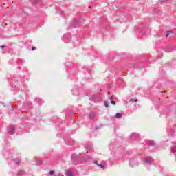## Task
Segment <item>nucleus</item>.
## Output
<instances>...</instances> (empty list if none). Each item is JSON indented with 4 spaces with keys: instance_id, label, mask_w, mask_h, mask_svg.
Listing matches in <instances>:
<instances>
[{
    "instance_id": "obj_15",
    "label": "nucleus",
    "mask_w": 176,
    "mask_h": 176,
    "mask_svg": "<svg viewBox=\"0 0 176 176\" xmlns=\"http://www.w3.org/2000/svg\"><path fill=\"white\" fill-rule=\"evenodd\" d=\"M175 36V33L173 32L171 30H168L166 33V38H168V36Z\"/></svg>"
},
{
    "instance_id": "obj_10",
    "label": "nucleus",
    "mask_w": 176,
    "mask_h": 176,
    "mask_svg": "<svg viewBox=\"0 0 176 176\" xmlns=\"http://www.w3.org/2000/svg\"><path fill=\"white\" fill-rule=\"evenodd\" d=\"M94 163L98 167V168H100V170H105L107 168V166H105V164H98V161H94Z\"/></svg>"
},
{
    "instance_id": "obj_18",
    "label": "nucleus",
    "mask_w": 176,
    "mask_h": 176,
    "mask_svg": "<svg viewBox=\"0 0 176 176\" xmlns=\"http://www.w3.org/2000/svg\"><path fill=\"white\" fill-rule=\"evenodd\" d=\"M146 144L147 145H149L150 146H155V145L156 144L155 143V142L153 141V140H147V141L146 142Z\"/></svg>"
},
{
    "instance_id": "obj_20",
    "label": "nucleus",
    "mask_w": 176,
    "mask_h": 176,
    "mask_svg": "<svg viewBox=\"0 0 176 176\" xmlns=\"http://www.w3.org/2000/svg\"><path fill=\"white\" fill-rule=\"evenodd\" d=\"M66 176H74V172L72 170H67Z\"/></svg>"
},
{
    "instance_id": "obj_27",
    "label": "nucleus",
    "mask_w": 176,
    "mask_h": 176,
    "mask_svg": "<svg viewBox=\"0 0 176 176\" xmlns=\"http://www.w3.org/2000/svg\"><path fill=\"white\" fill-rule=\"evenodd\" d=\"M170 151L173 153H175L176 152V146H172Z\"/></svg>"
},
{
    "instance_id": "obj_33",
    "label": "nucleus",
    "mask_w": 176,
    "mask_h": 176,
    "mask_svg": "<svg viewBox=\"0 0 176 176\" xmlns=\"http://www.w3.org/2000/svg\"><path fill=\"white\" fill-rule=\"evenodd\" d=\"M101 127H102V125L97 126H96L95 130H98V129H101Z\"/></svg>"
},
{
    "instance_id": "obj_1",
    "label": "nucleus",
    "mask_w": 176,
    "mask_h": 176,
    "mask_svg": "<svg viewBox=\"0 0 176 176\" xmlns=\"http://www.w3.org/2000/svg\"><path fill=\"white\" fill-rule=\"evenodd\" d=\"M109 149L111 151V154L109 157L110 163H113V162H116L120 159V156L123 153L122 147H118L113 143H111L109 145Z\"/></svg>"
},
{
    "instance_id": "obj_36",
    "label": "nucleus",
    "mask_w": 176,
    "mask_h": 176,
    "mask_svg": "<svg viewBox=\"0 0 176 176\" xmlns=\"http://www.w3.org/2000/svg\"><path fill=\"white\" fill-rule=\"evenodd\" d=\"M54 174V170L50 171V175H53Z\"/></svg>"
},
{
    "instance_id": "obj_2",
    "label": "nucleus",
    "mask_w": 176,
    "mask_h": 176,
    "mask_svg": "<svg viewBox=\"0 0 176 176\" xmlns=\"http://www.w3.org/2000/svg\"><path fill=\"white\" fill-rule=\"evenodd\" d=\"M24 82V79H21L19 80L18 77H14L10 81V83L12 86V91H18V90H21V88L20 87V83H23Z\"/></svg>"
},
{
    "instance_id": "obj_25",
    "label": "nucleus",
    "mask_w": 176,
    "mask_h": 176,
    "mask_svg": "<svg viewBox=\"0 0 176 176\" xmlns=\"http://www.w3.org/2000/svg\"><path fill=\"white\" fill-rule=\"evenodd\" d=\"M85 35L86 38H89L90 36V30H85Z\"/></svg>"
},
{
    "instance_id": "obj_13",
    "label": "nucleus",
    "mask_w": 176,
    "mask_h": 176,
    "mask_svg": "<svg viewBox=\"0 0 176 176\" xmlns=\"http://www.w3.org/2000/svg\"><path fill=\"white\" fill-rule=\"evenodd\" d=\"M175 130H176V126H173L169 129L168 135H171L172 137H174L175 135Z\"/></svg>"
},
{
    "instance_id": "obj_5",
    "label": "nucleus",
    "mask_w": 176,
    "mask_h": 176,
    "mask_svg": "<svg viewBox=\"0 0 176 176\" xmlns=\"http://www.w3.org/2000/svg\"><path fill=\"white\" fill-rule=\"evenodd\" d=\"M63 41L65 43H69L71 42V34L67 33L65 34L62 37Z\"/></svg>"
},
{
    "instance_id": "obj_34",
    "label": "nucleus",
    "mask_w": 176,
    "mask_h": 176,
    "mask_svg": "<svg viewBox=\"0 0 176 176\" xmlns=\"http://www.w3.org/2000/svg\"><path fill=\"white\" fill-rule=\"evenodd\" d=\"M122 82H123V79L119 78V79L118 80V83H122Z\"/></svg>"
},
{
    "instance_id": "obj_30",
    "label": "nucleus",
    "mask_w": 176,
    "mask_h": 176,
    "mask_svg": "<svg viewBox=\"0 0 176 176\" xmlns=\"http://www.w3.org/2000/svg\"><path fill=\"white\" fill-rule=\"evenodd\" d=\"M36 164H37V166H41V164H43V162H42L41 160H37Z\"/></svg>"
},
{
    "instance_id": "obj_22",
    "label": "nucleus",
    "mask_w": 176,
    "mask_h": 176,
    "mask_svg": "<svg viewBox=\"0 0 176 176\" xmlns=\"http://www.w3.org/2000/svg\"><path fill=\"white\" fill-rule=\"evenodd\" d=\"M113 97H114L113 96L110 97V100H111L110 102L111 104H112V105H116V102L113 100Z\"/></svg>"
},
{
    "instance_id": "obj_17",
    "label": "nucleus",
    "mask_w": 176,
    "mask_h": 176,
    "mask_svg": "<svg viewBox=\"0 0 176 176\" xmlns=\"http://www.w3.org/2000/svg\"><path fill=\"white\" fill-rule=\"evenodd\" d=\"M56 10L58 13L60 14V16H62V17H65V12H64V11H63L61 8H60L59 7H56Z\"/></svg>"
},
{
    "instance_id": "obj_16",
    "label": "nucleus",
    "mask_w": 176,
    "mask_h": 176,
    "mask_svg": "<svg viewBox=\"0 0 176 176\" xmlns=\"http://www.w3.org/2000/svg\"><path fill=\"white\" fill-rule=\"evenodd\" d=\"M14 127L13 126H10L8 129V134H10V135H13V134H14Z\"/></svg>"
},
{
    "instance_id": "obj_19",
    "label": "nucleus",
    "mask_w": 176,
    "mask_h": 176,
    "mask_svg": "<svg viewBox=\"0 0 176 176\" xmlns=\"http://www.w3.org/2000/svg\"><path fill=\"white\" fill-rule=\"evenodd\" d=\"M89 119H96V113H94V111H92L89 113Z\"/></svg>"
},
{
    "instance_id": "obj_11",
    "label": "nucleus",
    "mask_w": 176,
    "mask_h": 176,
    "mask_svg": "<svg viewBox=\"0 0 176 176\" xmlns=\"http://www.w3.org/2000/svg\"><path fill=\"white\" fill-rule=\"evenodd\" d=\"M130 138L135 141V140H138V138H140V134L137 133H132L130 135Z\"/></svg>"
},
{
    "instance_id": "obj_6",
    "label": "nucleus",
    "mask_w": 176,
    "mask_h": 176,
    "mask_svg": "<svg viewBox=\"0 0 176 176\" xmlns=\"http://www.w3.org/2000/svg\"><path fill=\"white\" fill-rule=\"evenodd\" d=\"M71 159H72V162H73V164L76 165V164H78V163H79L78 155H76V153H73L72 155Z\"/></svg>"
},
{
    "instance_id": "obj_31",
    "label": "nucleus",
    "mask_w": 176,
    "mask_h": 176,
    "mask_svg": "<svg viewBox=\"0 0 176 176\" xmlns=\"http://www.w3.org/2000/svg\"><path fill=\"white\" fill-rule=\"evenodd\" d=\"M39 3H41V0H35L33 2V5H36V4H39Z\"/></svg>"
},
{
    "instance_id": "obj_9",
    "label": "nucleus",
    "mask_w": 176,
    "mask_h": 176,
    "mask_svg": "<svg viewBox=\"0 0 176 176\" xmlns=\"http://www.w3.org/2000/svg\"><path fill=\"white\" fill-rule=\"evenodd\" d=\"M164 50L166 53H170L173 50H175V45H166L164 47Z\"/></svg>"
},
{
    "instance_id": "obj_28",
    "label": "nucleus",
    "mask_w": 176,
    "mask_h": 176,
    "mask_svg": "<svg viewBox=\"0 0 176 176\" xmlns=\"http://www.w3.org/2000/svg\"><path fill=\"white\" fill-rule=\"evenodd\" d=\"M24 174H25V173L24 172V170H19V171L18 172V175H19V176L24 175Z\"/></svg>"
},
{
    "instance_id": "obj_24",
    "label": "nucleus",
    "mask_w": 176,
    "mask_h": 176,
    "mask_svg": "<svg viewBox=\"0 0 176 176\" xmlns=\"http://www.w3.org/2000/svg\"><path fill=\"white\" fill-rule=\"evenodd\" d=\"M122 113H117L116 114V119H121V118H122Z\"/></svg>"
},
{
    "instance_id": "obj_37",
    "label": "nucleus",
    "mask_w": 176,
    "mask_h": 176,
    "mask_svg": "<svg viewBox=\"0 0 176 176\" xmlns=\"http://www.w3.org/2000/svg\"><path fill=\"white\" fill-rule=\"evenodd\" d=\"M159 2H168V0H160Z\"/></svg>"
},
{
    "instance_id": "obj_40",
    "label": "nucleus",
    "mask_w": 176,
    "mask_h": 176,
    "mask_svg": "<svg viewBox=\"0 0 176 176\" xmlns=\"http://www.w3.org/2000/svg\"><path fill=\"white\" fill-rule=\"evenodd\" d=\"M133 101H135V102H138V100L134 99Z\"/></svg>"
},
{
    "instance_id": "obj_29",
    "label": "nucleus",
    "mask_w": 176,
    "mask_h": 176,
    "mask_svg": "<svg viewBox=\"0 0 176 176\" xmlns=\"http://www.w3.org/2000/svg\"><path fill=\"white\" fill-rule=\"evenodd\" d=\"M17 63L19 65H21L24 63V60H23L22 59H18Z\"/></svg>"
},
{
    "instance_id": "obj_21",
    "label": "nucleus",
    "mask_w": 176,
    "mask_h": 176,
    "mask_svg": "<svg viewBox=\"0 0 176 176\" xmlns=\"http://www.w3.org/2000/svg\"><path fill=\"white\" fill-rule=\"evenodd\" d=\"M35 102H37L38 104H42V99L39 98H36L34 99Z\"/></svg>"
},
{
    "instance_id": "obj_8",
    "label": "nucleus",
    "mask_w": 176,
    "mask_h": 176,
    "mask_svg": "<svg viewBox=\"0 0 176 176\" xmlns=\"http://www.w3.org/2000/svg\"><path fill=\"white\" fill-rule=\"evenodd\" d=\"M141 160L146 164H151L152 162H153V160L151 157H146L144 159L141 158Z\"/></svg>"
},
{
    "instance_id": "obj_23",
    "label": "nucleus",
    "mask_w": 176,
    "mask_h": 176,
    "mask_svg": "<svg viewBox=\"0 0 176 176\" xmlns=\"http://www.w3.org/2000/svg\"><path fill=\"white\" fill-rule=\"evenodd\" d=\"M86 149L87 151H91L93 149V146L91 144H87Z\"/></svg>"
},
{
    "instance_id": "obj_35",
    "label": "nucleus",
    "mask_w": 176,
    "mask_h": 176,
    "mask_svg": "<svg viewBox=\"0 0 176 176\" xmlns=\"http://www.w3.org/2000/svg\"><path fill=\"white\" fill-rule=\"evenodd\" d=\"M104 107H105L106 108H108V102L104 101Z\"/></svg>"
},
{
    "instance_id": "obj_41",
    "label": "nucleus",
    "mask_w": 176,
    "mask_h": 176,
    "mask_svg": "<svg viewBox=\"0 0 176 176\" xmlns=\"http://www.w3.org/2000/svg\"><path fill=\"white\" fill-rule=\"evenodd\" d=\"M11 109H12V111H14V109L13 108V107H11Z\"/></svg>"
},
{
    "instance_id": "obj_42",
    "label": "nucleus",
    "mask_w": 176,
    "mask_h": 176,
    "mask_svg": "<svg viewBox=\"0 0 176 176\" xmlns=\"http://www.w3.org/2000/svg\"><path fill=\"white\" fill-rule=\"evenodd\" d=\"M130 101H133V99H131Z\"/></svg>"
},
{
    "instance_id": "obj_4",
    "label": "nucleus",
    "mask_w": 176,
    "mask_h": 176,
    "mask_svg": "<svg viewBox=\"0 0 176 176\" xmlns=\"http://www.w3.org/2000/svg\"><path fill=\"white\" fill-rule=\"evenodd\" d=\"M140 160H141V157L140 156H135L130 159L129 160V166L130 167H135V166H138L140 164Z\"/></svg>"
},
{
    "instance_id": "obj_32",
    "label": "nucleus",
    "mask_w": 176,
    "mask_h": 176,
    "mask_svg": "<svg viewBox=\"0 0 176 176\" xmlns=\"http://www.w3.org/2000/svg\"><path fill=\"white\" fill-rule=\"evenodd\" d=\"M14 162L16 164H20L21 161H20V159H16L14 160Z\"/></svg>"
},
{
    "instance_id": "obj_39",
    "label": "nucleus",
    "mask_w": 176,
    "mask_h": 176,
    "mask_svg": "<svg viewBox=\"0 0 176 176\" xmlns=\"http://www.w3.org/2000/svg\"><path fill=\"white\" fill-rule=\"evenodd\" d=\"M1 49H4L5 48V46L4 45H1L0 46Z\"/></svg>"
},
{
    "instance_id": "obj_12",
    "label": "nucleus",
    "mask_w": 176,
    "mask_h": 176,
    "mask_svg": "<svg viewBox=\"0 0 176 176\" xmlns=\"http://www.w3.org/2000/svg\"><path fill=\"white\" fill-rule=\"evenodd\" d=\"M100 97H101V95L100 94H96L91 96L89 100H91V101H96V100H98Z\"/></svg>"
},
{
    "instance_id": "obj_14",
    "label": "nucleus",
    "mask_w": 176,
    "mask_h": 176,
    "mask_svg": "<svg viewBox=\"0 0 176 176\" xmlns=\"http://www.w3.org/2000/svg\"><path fill=\"white\" fill-rule=\"evenodd\" d=\"M66 142L67 145H69L70 146H72V145H75V140H74V139L72 138H68L66 140Z\"/></svg>"
},
{
    "instance_id": "obj_7",
    "label": "nucleus",
    "mask_w": 176,
    "mask_h": 176,
    "mask_svg": "<svg viewBox=\"0 0 176 176\" xmlns=\"http://www.w3.org/2000/svg\"><path fill=\"white\" fill-rule=\"evenodd\" d=\"M135 31L138 34H140V35H142V36L146 35V33L145 32V30L142 29V28L136 27Z\"/></svg>"
},
{
    "instance_id": "obj_3",
    "label": "nucleus",
    "mask_w": 176,
    "mask_h": 176,
    "mask_svg": "<svg viewBox=\"0 0 176 176\" xmlns=\"http://www.w3.org/2000/svg\"><path fill=\"white\" fill-rule=\"evenodd\" d=\"M85 23V18L83 17H77L75 18L72 23H71V27H74V28H78V27H80L81 24Z\"/></svg>"
},
{
    "instance_id": "obj_26",
    "label": "nucleus",
    "mask_w": 176,
    "mask_h": 176,
    "mask_svg": "<svg viewBox=\"0 0 176 176\" xmlns=\"http://www.w3.org/2000/svg\"><path fill=\"white\" fill-rule=\"evenodd\" d=\"M72 93L74 96H79V91H75V89H72Z\"/></svg>"
},
{
    "instance_id": "obj_38",
    "label": "nucleus",
    "mask_w": 176,
    "mask_h": 176,
    "mask_svg": "<svg viewBox=\"0 0 176 176\" xmlns=\"http://www.w3.org/2000/svg\"><path fill=\"white\" fill-rule=\"evenodd\" d=\"M36 50V47H32V50Z\"/></svg>"
}]
</instances>
